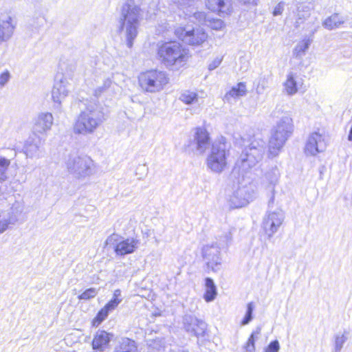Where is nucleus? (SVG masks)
Masks as SVG:
<instances>
[{"label":"nucleus","instance_id":"41","mask_svg":"<svg viewBox=\"0 0 352 352\" xmlns=\"http://www.w3.org/2000/svg\"><path fill=\"white\" fill-rule=\"evenodd\" d=\"M10 165V161L6 158L0 159V175L6 179V177L4 175L6 173L8 166Z\"/></svg>","mask_w":352,"mask_h":352},{"label":"nucleus","instance_id":"5","mask_svg":"<svg viewBox=\"0 0 352 352\" xmlns=\"http://www.w3.org/2000/svg\"><path fill=\"white\" fill-rule=\"evenodd\" d=\"M229 149L230 144L226 138L220 135L212 143L210 153L206 159L208 168L214 173H221L227 165Z\"/></svg>","mask_w":352,"mask_h":352},{"label":"nucleus","instance_id":"42","mask_svg":"<svg viewBox=\"0 0 352 352\" xmlns=\"http://www.w3.org/2000/svg\"><path fill=\"white\" fill-rule=\"evenodd\" d=\"M280 344L277 340L272 341L265 349V352H278Z\"/></svg>","mask_w":352,"mask_h":352},{"label":"nucleus","instance_id":"12","mask_svg":"<svg viewBox=\"0 0 352 352\" xmlns=\"http://www.w3.org/2000/svg\"><path fill=\"white\" fill-rule=\"evenodd\" d=\"M175 34L184 43L198 45L204 42L207 38V34L201 28H179L175 30Z\"/></svg>","mask_w":352,"mask_h":352},{"label":"nucleus","instance_id":"32","mask_svg":"<svg viewBox=\"0 0 352 352\" xmlns=\"http://www.w3.org/2000/svg\"><path fill=\"white\" fill-rule=\"evenodd\" d=\"M310 16V8L308 6H300L298 8L297 19L295 27L298 28Z\"/></svg>","mask_w":352,"mask_h":352},{"label":"nucleus","instance_id":"48","mask_svg":"<svg viewBox=\"0 0 352 352\" xmlns=\"http://www.w3.org/2000/svg\"><path fill=\"white\" fill-rule=\"evenodd\" d=\"M261 327H257L256 330H254L252 334L250 335L249 338H253V340H256L258 338V336L261 333Z\"/></svg>","mask_w":352,"mask_h":352},{"label":"nucleus","instance_id":"8","mask_svg":"<svg viewBox=\"0 0 352 352\" xmlns=\"http://www.w3.org/2000/svg\"><path fill=\"white\" fill-rule=\"evenodd\" d=\"M138 82L144 91L155 93L163 89L168 82V77L164 71L151 69L141 73L138 77Z\"/></svg>","mask_w":352,"mask_h":352},{"label":"nucleus","instance_id":"28","mask_svg":"<svg viewBox=\"0 0 352 352\" xmlns=\"http://www.w3.org/2000/svg\"><path fill=\"white\" fill-rule=\"evenodd\" d=\"M344 23V19L342 16L338 14H333L322 22V25L324 28L332 30L338 28Z\"/></svg>","mask_w":352,"mask_h":352},{"label":"nucleus","instance_id":"54","mask_svg":"<svg viewBox=\"0 0 352 352\" xmlns=\"http://www.w3.org/2000/svg\"><path fill=\"white\" fill-rule=\"evenodd\" d=\"M216 23L217 24H216L215 28L218 29V28H220L221 27L222 21H218Z\"/></svg>","mask_w":352,"mask_h":352},{"label":"nucleus","instance_id":"57","mask_svg":"<svg viewBox=\"0 0 352 352\" xmlns=\"http://www.w3.org/2000/svg\"><path fill=\"white\" fill-rule=\"evenodd\" d=\"M138 169H145V166L144 165H142V166H140Z\"/></svg>","mask_w":352,"mask_h":352},{"label":"nucleus","instance_id":"53","mask_svg":"<svg viewBox=\"0 0 352 352\" xmlns=\"http://www.w3.org/2000/svg\"><path fill=\"white\" fill-rule=\"evenodd\" d=\"M208 129L206 126H204L203 127L199 126V127L196 128V131L195 132H197V133H199V132H208Z\"/></svg>","mask_w":352,"mask_h":352},{"label":"nucleus","instance_id":"51","mask_svg":"<svg viewBox=\"0 0 352 352\" xmlns=\"http://www.w3.org/2000/svg\"><path fill=\"white\" fill-rule=\"evenodd\" d=\"M118 238V235L113 234L107 238V243H111L113 241H116Z\"/></svg>","mask_w":352,"mask_h":352},{"label":"nucleus","instance_id":"4","mask_svg":"<svg viewBox=\"0 0 352 352\" xmlns=\"http://www.w3.org/2000/svg\"><path fill=\"white\" fill-rule=\"evenodd\" d=\"M157 55L161 62L170 69H179L188 60L186 50L176 41L163 43L158 48Z\"/></svg>","mask_w":352,"mask_h":352},{"label":"nucleus","instance_id":"17","mask_svg":"<svg viewBox=\"0 0 352 352\" xmlns=\"http://www.w3.org/2000/svg\"><path fill=\"white\" fill-rule=\"evenodd\" d=\"M23 208L20 204H14L7 214L0 215V234L14 226L19 220V215L22 212Z\"/></svg>","mask_w":352,"mask_h":352},{"label":"nucleus","instance_id":"16","mask_svg":"<svg viewBox=\"0 0 352 352\" xmlns=\"http://www.w3.org/2000/svg\"><path fill=\"white\" fill-rule=\"evenodd\" d=\"M326 146V140L322 133H311L307 140L304 151L307 156H315L317 153L323 152Z\"/></svg>","mask_w":352,"mask_h":352},{"label":"nucleus","instance_id":"52","mask_svg":"<svg viewBox=\"0 0 352 352\" xmlns=\"http://www.w3.org/2000/svg\"><path fill=\"white\" fill-rule=\"evenodd\" d=\"M120 296H121V291L120 289L115 290V292L113 293V298H114L116 300H122V298H120Z\"/></svg>","mask_w":352,"mask_h":352},{"label":"nucleus","instance_id":"45","mask_svg":"<svg viewBox=\"0 0 352 352\" xmlns=\"http://www.w3.org/2000/svg\"><path fill=\"white\" fill-rule=\"evenodd\" d=\"M285 8V3L281 1L277 4V6L274 8L273 11L274 16L280 15L284 10Z\"/></svg>","mask_w":352,"mask_h":352},{"label":"nucleus","instance_id":"40","mask_svg":"<svg viewBox=\"0 0 352 352\" xmlns=\"http://www.w3.org/2000/svg\"><path fill=\"white\" fill-rule=\"evenodd\" d=\"M11 78L10 72L6 69L4 72L0 74V89L3 88Z\"/></svg>","mask_w":352,"mask_h":352},{"label":"nucleus","instance_id":"47","mask_svg":"<svg viewBox=\"0 0 352 352\" xmlns=\"http://www.w3.org/2000/svg\"><path fill=\"white\" fill-rule=\"evenodd\" d=\"M221 60L219 58H216L212 63H210L208 66V69L210 70H213L217 68L221 63Z\"/></svg>","mask_w":352,"mask_h":352},{"label":"nucleus","instance_id":"20","mask_svg":"<svg viewBox=\"0 0 352 352\" xmlns=\"http://www.w3.org/2000/svg\"><path fill=\"white\" fill-rule=\"evenodd\" d=\"M139 241L134 238H127L116 243L114 251L117 255L125 256L135 252Z\"/></svg>","mask_w":352,"mask_h":352},{"label":"nucleus","instance_id":"14","mask_svg":"<svg viewBox=\"0 0 352 352\" xmlns=\"http://www.w3.org/2000/svg\"><path fill=\"white\" fill-rule=\"evenodd\" d=\"M184 330L190 336L197 338L204 337L207 329L206 323L194 316L185 314L182 318Z\"/></svg>","mask_w":352,"mask_h":352},{"label":"nucleus","instance_id":"15","mask_svg":"<svg viewBox=\"0 0 352 352\" xmlns=\"http://www.w3.org/2000/svg\"><path fill=\"white\" fill-rule=\"evenodd\" d=\"M72 85L69 80L61 76L60 78L56 77V82L52 90V99L59 108L62 101L67 96Z\"/></svg>","mask_w":352,"mask_h":352},{"label":"nucleus","instance_id":"49","mask_svg":"<svg viewBox=\"0 0 352 352\" xmlns=\"http://www.w3.org/2000/svg\"><path fill=\"white\" fill-rule=\"evenodd\" d=\"M261 327H257L256 330H254L252 334L250 335L249 338H253V340H256L258 338V336L261 333Z\"/></svg>","mask_w":352,"mask_h":352},{"label":"nucleus","instance_id":"21","mask_svg":"<svg viewBox=\"0 0 352 352\" xmlns=\"http://www.w3.org/2000/svg\"><path fill=\"white\" fill-rule=\"evenodd\" d=\"M54 118L51 113H41L34 119V128L36 132H45L51 129Z\"/></svg>","mask_w":352,"mask_h":352},{"label":"nucleus","instance_id":"55","mask_svg":"<svg viewBox=\"0 0 352 352\" xmlns=\"http://www.w3.org/2000/svg\"><path fill=\"white\" fill-rule=\"evenodd\" d=\"M319 28V25H318L312 31H311V34L314 35L315 34V32H317L318 29Z\"/></svg>","mask_w":352,"mask_h":352},{"label":"nucleus","instance_id":"56","mask_svg":"<svg viewBox=\"0 0 352 352\" xmlns=\"http://www.w3.org/2000/svg\"><path fill=\"white\" fill-rule=\"evenodd\" d=\"M348 140L352 141V133H349Z\"/></svg>","mask_w":352,"mask_h":352},{"label":"nucleus","instance_id":"18","mask_svg":"<svg viewBox=\"0 0 352 352\" xmlns=\"http://www.w3.org/2000/svg\"><path fill=\"white\" fill-rule=\"evenodd\" d=\"M302 84L303 80L297 74L290 72L287 74L286 80L283 82V90L288 96H294Z\"/></svg>","mask_w":352,"mask_h":352},{"label":"nucleus","instance_id":"23","mask_svg":"<svg viewBox=\"0 0 352 352\" xmlns=\"http://www.w3.org/2000/svg\"><path fill=\"white\" fill-rule=\"evenodd\" d=\"M113 335L105 331H98L95 335L92 341L94 350L103 352L109 345Z\"/></svg>","mask_w":352,"mask_h":352},{"label":"nucleus","instance_id":"46","mask_svg":"<svg viewBox=\"0 0 352 352\" xmlns=\"http://www.w3.org/2000/svg\"><path fill=\"white\" fill-rule=\"evenodd\" d=\"M8 186L5 182V178L0 177V195L8 193Z\"/></svg>","mask_w":352,"mask_h":352},{"label":"nucleus","instance_id":"30","mask_svg":"<svg viewBox=\"0 0 352 352\" xmlns=\"http://www.w3.org/2000/svg\"><path fill=\"white\" fill-rule=\"evenodd\" d=\"M312 40L309 38L300 41L295 47L293 54L296 58H301L309 49Z\"/></svg>","mask_w":352,"mask_h":352},{"label":"nucleus","instance_id":"39","mask_svg":"<svg viewBox=\"0 0 352 352\" xmlns=\"http://www.w3.org/2000/svg\"><path fill=\"white\" fill-rule=\"evenodd\" d=\"M346 337L342 335H336L335 336V352H340L343 344L346 341Z\"/></svg>","mask_w":352,"mask_h":352},{"label":"nucleus","instance_id":"43","mask_svg":"<svg viewBox=\"0 0 352 352\" xmlns=\"http://www.w3.org/2000/svg\"><path fill=\"white\" fill-rule=\"evenodd\" d=\"M122 300H116L112 298L104 306V307L109 311L114 310L118 305L121 302Z\"/></svg>","mask_w":352,"mask_h":352},{"label":"nucleus","instance_id":"33","mask_svg":"<svg viewBox=\"0 0 352 352\" xmlns=\"http://www.w3.org/2000/svg\"><path fill=\"white\" fill-rule=\"evenodd\" d=\"M179 100L187 104H190L197 102L198 96L194 91H185L179 96Z\"/></svg>","mask_w":352,"mask_h":352},{"label":"nucleus","instance_id":"24","mask_svg":"<svg viewBox=\"0 0 352 352\" xmlns=\"http://www.w3.org/2000/svg\"><path fill=\"white\" fill-rule=\"evenodd\" d=\"M206 6L220 16L228 14L231 8V0H208Z\"/></svg>","mask_w":352,"mask_h":352},{"label":"nucleus","instance_id":"44","mask_svg":"<svg viewBox=\"0 0 352 352\" xmlns=\"http://www.w3.org/2000/svg\"><path fill=\"white\" fill-rule=\"evenodd\" d=\"M245 349L246 352H254L255 351V340L253 338H249L245 346Z\"/></svg>","mask_w":352,"mask_h":352},{"label":"nucleus","instance_id":"50","mask_svg":"<svg viewBox=\"0 0 352 352\" xmlns=\"http://www.w3.org/2000/svg\"><path fill=\"white\" fill-rule=\"evenodd\" d=\"M173 2L179 6H186L189 5L190 0H173Z\"/></svg>","mask_w":352,"mask_h":352},{"label":"nucleus","instance_id":"6","mask_svg":"<svg viewBox=\"0 0 352 352\" xmlns=\"http://www.w3.org/2000/svg\"><path fill=\"white\" fill-rule=\"evenodd\" d=\"M104 119L101 107L94 104L87 107L78 118L74 126V132H93Z\"/></svg>","mask_w":352,"mask_h":352},{"label":"nucleus","instance_id":"7","mask_svg":"<svg viewBox=\"0 0 352 352\" xmlns=\"http://www.w3.org/2000/svg\"><path fill=\"white\" fill-rule=\"evenodd\" d=\"M68 172L76 178H85L94 173V163L86 155L71 153L65 162Z\"/></svg>","mask_w":352,"mask_h":352},{"label":"nucleus","instance_id":"11","mask_svg":"<svg viewBox=\"0 0 352 352\" xmlns=\"http://www.w3.org/2000/svg\"><path fill=\"white\" fill-rule=\"evenodd\" d=\"M227 196L230 206L237 208L246 206L252 201L254 197V192L250 187L237 186Z\"/></svg>","mask_w":352,"mask_h":352},{"label":"nucleus","instance_id":"25","mask_svg":"<svg viewBox=\"0 0 352 352\" xmlns=\"http://www.w3.org/2000/svg\"><path fill=\"white\" fill-rule=\"evenodd\" d=\"M247 89L246 85L244 82H239L236 86L233 87L224 96V100L228 102H231L232 99H236L241 96L246 95Z\"/></svg>","mask_w":352,"mask_h":352},{"label":"nucleus","instance_id":"26","mask_svg":"<svg viewBox=\"0 0 352 352\" xmlns=\"http://www.w3.org/2000/svg\"><path fill=\"white\" fill-rule=\"evenodd\" d=\"M113 352H138V346L134 340L124 338L115 346Z\"/></svg>","mask_w":352,"mask_h":352},{"label":"nucleus","instance_id":"38","mask_svg":"<svg viewBox=\"0 0 352 352\" xmlns=\"http://www.w3.org/2000/svg\"><path fill=\"white\" fill-rule=\"evenodd\" d=\"M98 294V290L96 288L91 287L86 289L80 295L78 296L79 300H89L94 298Z\"/></svg>","mask_w":352,"mask_h":352},{"label":"nucleus","instance_id":"22","mask_svg":"<svg viewBox=\"0 0 352 352\" xmlns=\"http://www.w3.org/2000/svg\"><path fill=\"white\" fill-rule=\"evenodd\" d=\"M41 140L37 133H32L25 142L24 149L29 157H36L38 154Z\"/></svg>","mask_w":352,"mask_h":352},{"label":"nucleus","instance_id":"37","mask_svg":"<svg viewBox=\"0 0 352 352\" xmlns=\"http://www.w3.org/2000/svg\"><path fill=\"white\" fill-rule=\"evenodd\" d=\"M268 78L265 76L260 77L257 80V84L256 87V92L257 94H263L268 87Z\"/></svg>","mask_w":352,"mask_h":352},{"label":"nucleus","instance_id":"36","mask_svg":"<svg viewBox=\"0 0 352 352\" xmlns=\"http://www.w3.org/2000/svg\"><path fill=\"white\" fill-rule=\"evenodd\" d=\"M254 308V304L252 302H250L247 305V309H246L245 316L241 322V325H243V326L246 325V324H249L250 322V321L252 320Z\"/></svg>","mask_w":352,"mask_h":352},{"label":"nucleus","instance_id":"19","mask_svg":"<svg viewBox=\"0 0 352 352\" xmlns=\"http://www.w3.org/2000/svg\"><path fill=\"white\" fill-rule=\"evenodd\" d=\"M287 138V133H272L268 143L269 157L277 156Z\"/></svg>","mask_w":352,"mask_h":352},{"label":"nucleus","instance_id":"9","mask_svg":"<svg viewBox=\"0 0 352 352\" xmlns=\"http://www.w3.org/2000/svg\"><path fill=\"white\" fill-rule=\"evenodd\" d=\"M210 133H191L184 144V151L196 155H203L211 144Z\"/></svg>","mask_w":352,"mask_h":352},{"label":"nucleus","instance_id":"2","mask_svg":"<svg viewBox=\"0 0 352 352\" xmlns=\"http://www.w3.org/2000/svg\"><path fill=\"white\" fill-rule=\"evenodd\" d=\"M141 18V9L135 0H126L121 8L119 30L126 37V45L131 48L138 35Z\"/></svg>","mask_w":352,"mask_h":352},{"label":"nucleus","instance_id":"34","mask_svg":"<svg viewBox=\"0 0 352 352\" xmlns=\"http://www.w3.org/2000/svg\"><path fill=\"white\" fill-rule=\"evenodd\" d=\"M113 85V81L110 78H107L103 80L101 86H98L94 91V96L96 97L100 96L102 94L105 93Z\"/></svg>","mask_w":352,"mask_h":352},{"label":"nucleus","instance_id":"10","mask_svg":"<svg viewBox=\"0 0 352 352\" xmlns=\"http://www.w3.org/2000/svg\"><path fill=\"white\" fill-rule=\"evenodd\" d=\"M272 205L270 208L268 207L269 210L263 218L262 226L269 239L278 231L285 219L284 212L281 209L277 208L274 211L270 210Z\"/></svg>","mask_w":352,"mask_h":352},{"label":"nucleus","instance_id":"27","mask_svg":"<svg viewBox=\"0 0 352 352\" xmlns=\"http://www.w3.org/2000/svg\"><path fill=\"white\" fill-rule=\"evenodd\" d=\"M278 177H279V173L276 168L272 169L265 174V179H267V181L268 182V183L270 184V188H272L271 191L272 193V195L268 201V207L269 208L271 207V205L273 204L274 201V186L278 182Z\"/></svg>","mask_w":352,"mask_h":352},{"label":"nucleus","instance_id":"1","mask_svg":"<svg viewBox=\"0 0 352 352\" xmlns=\"http://www.w3.org/2000/svg\"><path fill=\"white\" fill-rule=\"evenodd\" d=\"M250 133H234V144L243 148L236 165L247 171L260 162L265 153L263 145L253 140Z\"/></svg>","mask_w":352,"mask_h":352},{"label":"nucleus","instance_id":"3","mask_svg":"<svg viewBox=\"0 0 352 352\" xmlns=\"http://www.w3.org/2000/svg\"><path fill=\"white\" fill-rule=\"evenodd\" d=\"M234 230V228L226 226L223 233L218 235L216 242L203 247L202 256L208 270L216 272L221 269L222 260L221 249L227 247L231 243L232 231Z\"/></svg>","mask_w":352,"mask_h":352},{"label":"nucleus","instance_id":"31","mask_svg":"<svg viewBox=\"0 0 352 352\" xmlns=\"http://www.w3.org/2000/svg\"><path fill=\"white\" fill-rule=\"evenodd\" d=\"M293 124L292 119L285 116L282 117L276 125V129L274 132H292Z\"/></svg>","mask_w":352,"mask_h":352},{"label":"nucleus","instance_id":"13","mask_svg":"<svg viewBox=\"0 0 352 352\" xmlns=\"http://www.w3.org/2000/svg\"><path fill=\"white\" fill-rule=\"evenodd\" d=\"M16 21L11 12L7 10L0 12V42L9 41L14 34Z\"/></svg>","mask_w":352,"mask_h":352},{"label":"nucleus","instance_id":"29","mask_svg":"<svg viewBox=\"0 0 352 352\" xmlns=\"http://www.w3.org/2000/svg\"><path fill=\"white\" fill-rule=\"evenodd\" d=\"M206 292L204 298L206 302H211L214 300L217 294V287L214 280L211 278L205 279Z\"/></svg>","mask_w":352,"mask_h":352},{"label":"nucleus","instance_id":"35","mask_svg":"<svg viewBox=\"0 0 352 352\" xmlns=\"http://www.w3.org/2000/svg\"><path fill=\"white\" fill-rule=\"evenodd\" d=\"M109 314V311L104 307L102 308L93 319L92 325L94 327H98L107 318Z\"/></svg>","mask_w":352,"mask_h":352}]
</instances>
